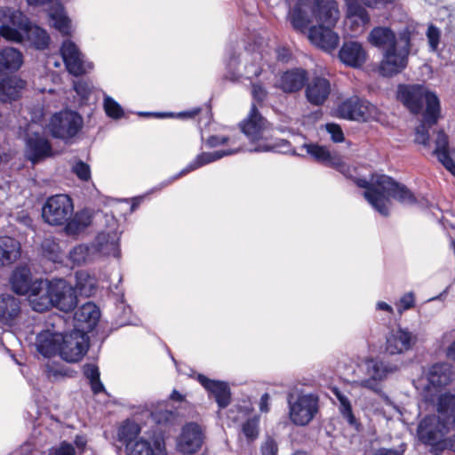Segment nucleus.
<instances>
[{"label":"nucleus","mask_w":455,"mask_h":455,"mask_svg":"<svg viewBox=\"0 0 455 455\" xmlns=\"http://www.w3.org/2000/svg\"><path fill=\"white\" fill-rule=\"evenodd\" d=\"M359 188H365L364 198L382 216L389 214L392 197L403 204H415L417 199L413 193L404 185L396 182L385 174H372L370 180L355 179Z\"/></svg>","instance_id":"nucleus-1"},{"label":"nucleus","mask_w":455,"mask_h":455,"mask_svg":"<svg viewBox=\"0 0 455 455\" xmlns=\"http://www.w3.org/2000/svg\"><path fill=\"white\" fill-rule=\"evenodd\" d=\"M0 36L15 43H24L36 49L47 48L50 36L46 30L32 25L20 11L10 7L0 8Z\"/></svg>","instance_id":"nucleus-2"},{"label":"nucleus","mask_w":455,"mask_h":455,"mask_svg":"<svg viewBox=\"0 0 455 455\" xmlns=\"http://www.w3.org/2000/svg\"><path fill=\"white\" fill-rule=\"evenodd\" d=\"M437 415L426 416L419 424V439L435 445L455 427V395L445 393L438 397Z\"/></svg>","instance_id":"nucleus-3"},{"label":"nucleus","mask_w":455,"mask_h":455,"mask_svg":"<svg viewBox=\"0 0 455 455\" xmlns=\"http://www.w3.org/2000/svg\"><path fill=\"white\" fill-rule=\"evenodd\" d=\"M76 305V289L62 278L44 281L42 292L31 300V307L36 312H44L51 307H56L63 312H70Z\"/></svg>","instance_id":"nucleus-4"},{"label":"nucleus","mask_w":455,"mask_h":455,"mask_svg":"<svg viewBox=\"0 0 455 455\" xmlns=\"http://www.w3.org/2000/svg\"><path fill=\"white\" fill-rule=\"evenodd\" d=\"M240 128L251 143H256V146L250 149L251 152L274 151L287 153L289 151L290 145L285 140L280 139L275 141H268L267 133L269 131L270 124L261 116L254 103L251 104L246 118L240 123Z\"/></svg>","instance_id":"nucleus-5"},{"label":"nucleus","mask_w":455,"mask_h":455,"mask_svg":"<svg viewBox=\"0 0 455 455\" xmlns=\"http://www.w3.org/2000/svg\"><path fill=\"white\" fill-rule=\"evenodd\" d=\"M397 99L410 112L419 114L426 109L425 121L437 124L440 117L441 107L437 95L421 84H399L397 87Z\"/></svg>","instance_id":"nucleus-6"},{"label":"nucleus","mask_w":455,"mask_h":455,"mask_svg":"<svg viewBox=\"0 0 455 455\" xmlns=\"http://www.w3.org/2000/svg\"><path fill=\"white\" fill-rule=\"evenodd\" d=\"M288 416L297 427L308 426L319 412V397L314 393L287 395Z\"/></svg>","instance_id":"nucleus-7"},{"label":"nucleus","mask_w":455,"mask_h":455,"mask_svg":"<svg viewBox=\"0 0 455 455\" xmlns=\"http://www.w3.org/2000/svg\"><path fill=\"white\" fill-rule=\"evenodd\" d=\"M411 33L405 28L398 34V44L384 51L379 72L384 76H392L402 72L408 64Z\"/></svg>","instance_id":"nucleus-8"},{"label":"nucleus","mask_w":455,"mask_h":455,"mask_svg":"<svg viewBox=\"0 0 455 455\" xmlns=\"http://www.w3.org/2000/svg\"><path fill=\"white\" fill-rule=\"evenodd\" d=\"M398 371L395 363L378 358L366 359L363 365L364 377L357 379L356 387L369 389L376 394L382 393V383Z\"/></svg>","instance_id":"nucleus-9"},{"label":"nucleus","mask_w":455,"mask_h":455,"mask_svg":"<svg viewBox=\"0 0 455 455\" xmlns=\"http://www.w3.org/2000/svg\"><path fill=\"white\" fill-rule=\"evenodd\" d=\"M83 117L73 110H62L53 114L48 123V130L53 138L70 141L82 130Z\"/></svg>","instance_id":"nucleus-10"},{"label":"nucleus","mask_w":455,"mask_h":455,"mask_svg":"<svg viewBox=\"0 0 455 455\" xmlns=\"http://www.w3.org/2000/svg\"><path fill=\"white\" fill-rule=\"evenodd\" d=\"M74 205L71 198L63 194L52 196L42 208V217L51 226H63L72 216Z\"/></svg>","instance_id":"nucleus-11"},{"label":"nucleus","mask_w":455,"mask_h":455,"mask_svg":"<svg viewBox=\"0 0 455 455\" xmlns=\"http://www.w3.org/2000/svg\"><path fill=\"white\" fill-rule=\"evenodd\" d=\"M244 71L243 76L247 79L259 77L264 71V66L267 64L266 54L261 51H247L244 56ZM227 68L232 80H237L242 74L237 71L238 60L235 52L229 53L227 62Z\"/></svg>","instance_id":"nucleus-12"},{"label":"nucleus","mask_w":455,"mask_h":455,"mask_svg":"<svg viewBox=\"0 0 455 455\" xmlns=\"http://www.w3.org/2000/svg\"><path fill=\"white\" fill-rule=\"evenodd\" d=\"M338 115L347 120L367 122L378 116V108L366 100L354 96L342 101L338 108Z\"/></svg>","instance_id":"nucleus-13"},{"label":"nucleus","mask_w":455,"mask_h":455,"mask_svg":"<svg viewBox=\"0 0 455 455\" xmlns=\"http://www.w3.org/2000/svg\"><path fill=\"white\" fill-rule=\"evenodd\" d=\"M89 347V337L82 331L76 330L69 333H62L60 345V356L69 363L80 361Z\"/></svg>","instance_id":"nucleus-14"},{"label":"nucleus","mask_w":455,"mask_h":455,"mask_svg":"<svg viewBox=\"0 0 455 455\" xmlns=\"http://www.w3.org/2000/svg\"><path fill=\"white\" fill-rule=\"evenodd\" d=\"M113 224L104 231L100 232L92 243V249L95 254L101 256H112L119 258V241L122 231L119 230L116 220L112 217Z\"/></svg>","instance_id":"nucleus-15"},{"label":"nucleus","mask_w":455,"mask_h":455,"mask_svg":"<svg viewBox=\"0 0 455 455\" xmlns=\"http://www.w3.org/2000/svg\"><path fill=\"white\" fill-rule=\"evenodd\" d=\"M43 279L32 280L30 269L26 266L18 267L10 278L12 289L14 292L28 297L29 304L34 297L42 292Z\"/></svg>","instance_id":"nucleus-16"},{"label":"nucleus","mask_w":455,"mask_h":455,"mask_svg":"<svg viewBox=\"0 0 455 455\" xmlns=\"http://www.w3.org/2000/svg\"><path fill=\"white\" fill-rule=\"evenodd\" d=\"M302 148L316 162L336 169L347 178H353L355 169L343 163L337 154H331L326 147L315 143H305Z\"/></svg>","instance_id":"nucleus-17"},{"label":"nucleus","mask_w":455,"mask_h":455,"mask_svg":"<svg viewBox=\"0 0 455 455\" xmlns=\"http://www.w3.org/2000/svg\"><path fill=\"white\" fill-rule=\"evenodd\" d=\"M53 323L48 322L49 324L52 325V330H44L39 332L36 337V350L44 357H52L55 355H59L60 340L62 339V333L59 329H55L56 325H60L63 323V319L60 315H55Z\"/></svg>","instance_id":"nucleus-18"},{"label":"nucleus","mask_w":455,"mask_h":455,"mask_svg":"<svg viewBox=\"0 0 455 455\" xmlns=\"http://www.w3.org/2000/svg\"><path fill=\"white\" fill-rule=\"evenodd\" d=\"M60 53L67 70L75 76H81L93 68V64L84 60L78 47L70 40L63 42Z\"/></svg>","instance_id":"nucleus-19"},{"label":"nucleus","mask_w":455,"mask_h":455,"mask_svg":"<svg viewBox=\"0 0 455 455\" xmlns=\"http://www.w3.org/2000/svg\"><path fill=\"white\" fill-rule=\"evenodd\" d=\"M204 439L202 427L194 422L188 423L182 427L177 438V449L183 454H194L201 449Z\"/></svg>","instance_id":"nucleus-20"},{"label":"nucleus","mask_w":455,"mask_h":455,"mask_svg":"<svg viewBox=\"0 0 455 455\" xmlns=\"http://www.w3.org/2000/svg\"><path fill=\"white\" fill-rule=\"evenodd\" d=\"M418 340L417 335L408 328L398 326L391 330L386 338V352L389 355H400L411 350Z\"/></svg>","instance_id":"nucleus-21"},{"label":"nucleus","mask_w":455,"mask_h":455,"mask_svg":"<svg viewBox=\"0 0 455 455\" xmlns=\"http://www.w3.org/2000/svg\"><path fill=\"white\" fill-rule=\"evenodd\" d=\"M241 150L240 146L226 149V150H217L214 152H203L199 155H197L185 168H183L178 174L174 175L173 177L170 178L169 180L164 181L161 184V188H164L168 185H170L172 182L176 180L177 179L187 175L188 173L196 171L206 164H209L211 163H213L215 161H218L221 159L224 156L235 155L238 153Z\"/></svg>","instance_id":"nucleus-22"},{"label":"nucleus","mask_w":455,"mask_h":455,"mask_svg":"<svg viewBox=\"0 0 455 455\" xmlns=\"http://www.w3.org/2000/svg\"><path fill=\"white\" fill-rule=\"evenodd\" d=\"M241 150L240 146L226 149V150H217L214 152H203L199 155H197L185 168H183L178 174L174 175L173 177L170 178L169 180L164 181L161 184V188H164L168 185H170L172 182L176 180L177 179L187 175L188 173L196 171L206 164H209L211 163H213L215 161H218L221 159L224 156L235 155L238 153Z\"/></svg>","instance_id":"nucleus-23"},{"label":"nucleus","mask_w":455,"mask_h":455,"mask_svg":"<svg viewBox=\"0 0 455 455\" xmlns=\"http://www.w3.org/2000/svg\"><path fill=\"white\" fill-rule=\"evenodd\" d=\"M312 17L318 26L334 27L337 23L339 12L335 0H313L310 4Z\"/></svg>","instance_id":"nucleus-24"},{"label":"nucleus","mask_w":455,"mask_h":455,"mask_svg":"<svg viewBox=\"0 0 455 455\" xmlns=\"http://www.w3.org/2000/svg\"><path fill=\"white\" fill-rule=\"evenodd\" d=\"M100 317L99 307L92 302H86L78 307L74 315V330L87 335L97 325Z\"/></svg>","instance_id":"nucleus-25"},{"label":"nucleus","mask_w":455,"mask_h":455,"mask_svg":"<svg viewBox=\"0 0 455 455\" xmlns=\"http://www.w3.org/2000/svg\"><path fill=\"white\" fill-rule=\"evenodd\" d=\"M52 146L46 138L38 132L28 135L26 139L25 156L33 164L52 156Z\"/></svg>","instance_id":"nucleus-26"},{"label":"nucleus","mask_w":455,"mask_h":455,"mask_svg":"<svg viewBox=\"0 0 455 455\" xmlns=\"http://www.w3.org/2000/svg\"><path fill=\"white\" fill-rule=\"evenodd\" d=\"M339 59L346 66L358 68L365 63L367 52L361 43L346 41L339 51Z\"/></svg>","instance_id":"nucleus-27"},{"label":"nucleus","mask_w":455,"mask_h":455,"mask_svg":"<svg viewBox=\"0 0 455 455\" xmlns=\"http://www.w3.org/2000/svg\"><path fill=\"white\" fill-rule=\"evenodd\" d=\"M346 24L353 36L363 32L365 26L370 21V16L364 7L360 5L356 0H348L347 3Z\"/></svg>","instance_id":"nucleus-28"},{"label":"nucleus","mask_w":455,"mask_h":455,"mask_svg":"<svg viewBox=\"0 0 455 455\" xmlns=\"http://www.w3.org/2000/svg\"><path fill=\"white\" fill-rule=\"evenodd\" d=\"M21 313L20 300L11 295H0V324L12 327L19 322Z\"/></svg>","instance_id":"nucleus-29"},{"label":"nucleus","mask_w":455,"mask_h":455,"mask_svg":"<svg viewBox=\"0 0 455 455\" xmlns=\"http://www.w3.org/2000/svg\"><path fill=\"white\" fill-rule=\"evenodd\" d=\"M308 81V74L303 68H291L283 72L275 86L283 92L291 93L300 91Z\"/></svg>","instance_id":"nucleus-30"},{"label":"nucleus","mask_w":455,"mask_h":455,"mask_svg":"<svg viewBox=\"0 0 455 455\" xmlns=\"http://www.w3.org/2000/svg\"><path fill=\"white\" fill-rule=\"evenodd\" d=\"M126 452L127 455H167L165 443L160 437L137 439Z\"/></svg>","instance_id":"nucleus-31"},{"label":"nucleus","mask_w":455,"mask_h":455,"mask_svg":"<svg viewBox=\"0 0 455 455\" xmlns=\"http://www.w3.org/2000/svg\"><path fill=\"white\" fill-rule=\"evenodd\" d=\"M332 27L312 26L308 30L311 43L324 51L331 52L339 44V36L331 30Z\"/></svg>","instance_id":"nucleus-32"},{"label":"nucleus","mask_w":455,"mask_h":455,"mask_svg":"<svg viewBox=\"0 0 455 455\" xmlns=\"http://www.w3.org/2000/svg\"><path fill=\"white\" fill-rule=\"evenodd\" d=\"M199 383L214 396L220 408L227 407L230 403V389L224 381L210 379L203 374L197 375Z\"/></svg>","instance_id":"nucleus-33"},{"label":"nucleus","mask_w":455,"mask_h":455,"mask_svg":"<svg viewBox=\"0 0 455 455\" xmlns=\"http://www.w3.org/2000/svg\"><path fill=\"white\" fill-rule=\"evenodd\" d=\"M434 154L445 169L455 177V161L453 158L455 153L450 149L448 136L443 130L437 132Z\"/></svg>","instance_id":"nucleus-34"},{"label":"nucleus","mask_w":455,"mask_h":455,"mask_svg":"<svg viewBox=\"0 0 455 455\" xmlns=\"http://www.w3.org/2000/svg\"><path fill=\"white\" fill-rule=\"evenodd\" d=\"M330 93L331 84L329 80L320 76L314 77L306 88V97L315 106L323 105Z\"/></svg>","instance_id":"nucleus-35"},{"label":"nucleus","mask_w":455,"mask_h":455,"mask_svg":"<svg viewBox=\"0 0 455 455\" xmlns=\"http://www.w3.org/2000/svg\"><path fill=\"white\" fill-rule=\"evenodd\" d=\"M26 81L14 76L0 79V101L12 102L20 98Z\"/></svg>","instance_id":"nucleus-36"},{"label":"nucleus","mask_w":455,"mask_h":455,"mask_svg":"<svg viewBox=\"0 0 455 455\" xmlns=\"http://www.w3.org/2000/svg\"><path fill=\"white\" fill-rule=\"evenodd\" d=\"M23 64L22 53L13 47L0 50V76L18 71Z\"/></svg>","instance_id":"nucleus-37"},{"label":"nucleus","mask_w":455,"mask_h":455,"mask_svg":"<svg viewBox=\"0 0 455 455\" xmlns=\"http://www.w3.org/2000/svg\"><path fill=\"white\" fill-rule=\"evenodd\" d=\"M368 42L379 49L387 50L398 44V36L387 27H376L368 35Z\"/></svg>","instance_id":"nucleus-38"},{"label":"nucleus","mask_w":455,"mask_h":455,"mask_svg":"<svg viewBox=\"0 0 455 455\" xmlns=\"http://www.w3.org/2000/svg\"><path fill=\"white\" fill-rule=\"evenodd\" d=\"M20 256V243L13 237L0 236V267L10 266Z\"/></svg>","instance_id":"nucleus-39"},{"label":"nucleus","mask_w":455,"mask_h":455,"mask_svg":"<svg viewBox=\"0 0 455 455\" xmlns=\"http://www.w3.org/2000/svg\"><path fill=\"white\" fill-rule=\"evenodd\" d=\"M92 216L91 212L84 209L76 212L64 224L65 232L68 235H76L84 232L92 223Z\"/></svg>","instance_id":"nucleus-40"},{"label":"nucleus","mask_w":455,"mask_h":455,"mask_svg":"<svg viewBox=\"0 0 455 455\" xmlns=\"http://www.w3.org/2000/svg\"><path fill=\"white\" fill-rule=\"evenodd\" d=\"M427 379L429 385L434 387L448 385L451 379V366L445 363L433 364L428 369Z\"/></svg>","instance_id":"nucleus-41"},{"label":"nucleus","mask_w":455,"mask_h":455,"mask_svg":"<svg viewBox=\"0 0 455 455\" xmlns=\"http://www.w3.org/2000/svg\"><path fill=\"white\" fill-rule=\"evenodd\" d=\"M49 20L52 27H54L63 36L70 35L71 20L67 16L64 8L57 4L49 11Z\"/></svg>","instance_id":"nucleus-42"},{"label":"nucleus","mask_w":455,"mask_h":455,"mask_svg":"<svg viewBox=\"0 0 455 455\" xmlns=\"http://www.w3.org/2000/svg\"><path fill=\"white\" fill-rule=\"evenodd\" d=\"M307 7L310 8V4L307 2L299 3L290 13L291 23L297 31L304 32L311 22Z\"/></svg>","instance_id":"nucleus-43"},{"label":"nucleus","mask_w":455,"mask_h":455,"mask_svg":"<svg viewBox=\"0 0 455 455\" xmlns=\"http://www.w3.org/2000/svg\"><path fill=\"white\" fill-rule=\"evenodd\" d=\"M140 433V427L134 421L125 420L117 429V440L125 445L126 450L128 446L132 444Z\"/></svg>","instance_id":"nucleus-44"},{"label":"nucleus","mask_w":455,"mask_h":455,"mask_svg":"<svg viewBox=\"0 0 455 455\" xmlns=\"http://www.w3.org/2000/svg\"><path fill=\"white\" fill-rule=\"evenodd\" d=\"M76 286L80 292L85 296H91L96 291L98 281L94 275L86 270H80L76 273Z\"/></svg>","instance_id":"nucleus-45"},{"label":"nucleus","mask_w":455,"mask_h":455,"mask_svg":"<svg viewBox=\"0 0 455 455\" xmlns=\"http://www.w3.org/2000/svg\"><path fill=\"white\" fill-rule=\"evenodd\" d=\"M259 416L246 419L240 425L239 437L243 435L247 443H254L259 435Z\"/></svg>","instance_id":"nucleus-46"},{"label":"nucleus","mask_w":455,"mask_h":455,"mask_svg":"<svg viewBox=\"0 0 455 455\" xmlns=\"http://www.w3.org/2000/svg\"><path fill=\"white\" fill-rule=\"evenodd\" d=\"M94 254L93 249H92V244L87 245L82 243L70 250L68 259L74 265L80 266L91 260Z\"/></svg>","instance_id":"nucleus-47"},{"label":"nucleus","mask_w":455,"mask_h":455,"mask_svg":"<svg viewBox=\"0 0 455 455\" xmlns=\"http://www.w3.org/2000/svg\"><path fill=\"white\" fill-rule=\"evenodd\" d=\"M84 374L89 379L93 394H100L105 390L102 382L100 379V371L98 366L92 363H87L84 366Z\"/></svg>","instance_id":"nucleus-48"},{"label":"nucleus","mask_w":455,"mask_h":455,"mask_svg":"<svg viewBox=\"0 0 455 455\" xmlns=\"http://www.w3.org/2000/svg\"><path fill=\"white\" fill-rule=\"evenodd\" d=\"M41 246L43 255L49 260L56 262L60 259V247L55 240L45 238Z\"/></svg>","instance_id":"nucleus-49"},{"label":"nucleus","mask_w":455,"mask_h":455,"mask_svg":"<svg viewBox=\"0 0 455 455\" xmlns=\"http://www.w3.org/2000/svg\"><path fill=\"white\" fill-rule=\"evenodd\" d=\"M336 395L339 402V411L341 415L350 426H356V419L353 413L352 406L348 398L340 393H337Z\"/></svg>","instance_id":"nucleus-50"},{"label":"nucleus","mask_w":455,"mask_h":455,"mask_svg":"<svg viewBox=\"0 0 455 455\" xmlns=\"http://www.w3.org/2000/svg\"><path fill=\"white\" fill-rule=\"evenodd\" d=\"M435 124H430L425 121V115H423V120L421 124L415 129V142L425 147L429 146L430 136L429 128Z\"/></svg>","instance_id":"nucleus-51"},{"label":"nucleus","mask_w":455,"mask_h":455,"mask_svg":"<svg viewBox=\"0 0 455 455\" xmlns=\"http://www.w3.org/2000/svg\"><path fill=\"white\" fill-rule=\"evenodd\" d=\"M416 305V297L413 291L405 292L400 297V299L395 303L396 312L399 315H402L405 311L413 308Z\"/></svg>","instance_id":"nucleus-52"},{"label":"nucleus","mask_w":455,"mask_h":455,"mask_svg":"<svg viewBox=\"0 0 455 455\" xmlns=\"http://www.w3.org/2000/svg\"><path fill=\"white\" fill-rule=\"evenodd\" d=\"M103 107L107 116L113 119H119L124 116L123 108L108 95L104 97Z\"/></svg>","instance_id":"nucleus-53"},{"label":"nucleus","mask_w":455,"mask_h":455,"mask_svg":"<svg viewBox=\"0 0 455 455\" xmlns=\"http://www.w3.org/2000/svg\"><path fill=\"white\" fill-rule=\"evenodd\" d=\"M48 455H76V450L73 443L61 441L49 450Z\"/></svg>","instance_id":"nucleus-54"},{"label":"nucleus","mask_w":455,"mask_h":455,"mask_svg":"<svg viewBox=\"0 0 455 455\" xmlns=\"http://www.w3.org/2000/svg\"><path fill=\"white\" fill-rule=\"evenodd\" d=\"M72 172L83 181H88L91 179V168L89 164L81 160H78L72 166Z\"/></svg>","instance_id":"nucleus-55"},{"label":"nucleus","mask_w":455,"mask_h":455,"mask_svg":"<svg viewBox=\"0 0 455 455\" xmlns=\"http://www.w3.org/2000/svg\"><path fill=\"white\" fill-rule=\"evenodd\" d=\"M427 38L428 41L430 50L432 52H435L437 50L439 43H440V38H441L440 29L436 26L430 24L427 28Z\"/></svg>","instance_id":"nucleus-56"},{"label":"nucleus","mask_w":455,"mask_h":455,"mask_svg":"<svg viewBox=\"0 0 455 455\" xmlns=\"http://www.w3.org/2000/svg\"><path fill=\"white\" fill-rule=\"evenodd\" d=\"M259 450L261 455H277L278 444L274 437L267 435L261 443Z\"/></svg>","instance_id":"nucleus-57"},{"label":"nucleus","mask_w":455,"mask_h":455,"mask_svg":"<svg viewBox=\"0 0 455 455\" xmlns=\"http://www.w3.org/2000/svg\"><path fill=\"white\" fill-rule=\"evenodd\" d=\"M73 87L77 95L81 97L82 102H84L88 100L89 95L92 92V88L88 83L82 80H78L74 82Z\"/></svg>","instance_id":"nucleus-58"},{"label":"nucleus","mask_w":455,"mask_h":455,"mask_svg":"<svg viewBox=\"0 0 455 455\" xmlns=\"http://www.w3.org/2000/svg\"><path fill=\"white\" fill-rule=\"evenodd\" d=\"M327 132L331 135V139L335 143H339L344 140V133L341 127L337 124H327L325 125Z\"/></svg>","instance_id":"nucleus-59"},{"label":"nucleus","mask_w":455,"mask_h":455,"mask_svg":"<svg viewBox=\"0 0 455 455\" xmlns=\"http://www.w3.org/2000/svg\"><path fill=\"white\" fill-rule=\"evenodd\" d=\"M251 96L256 102L261 104L267 100V92L260 84L253 83L251 84Z\"/></svg>","instance_id":"nucleus-60"},{"label":"nucleus","mask_w":455,"mask_h":455,"mask_svg":"<svg viewBox=\"0 0 455 455\" xmlns=\"http://www.w3.org/2000/svg\"><path fill=\"white\" fill-rule=\"evenodd\" d=\"M88 439L84 435H76L74 439V446L76 450V453L82 455L84 453Z\"/></svg>","instance_id":"nucleus-61"},{"label":"nucleus","mask_w":455,"mask_h":455,"mask_svg":"<svg viewBox=\"0 0 455 455\" xmlns=\"http://www.w3.org/2000/svg\"><path fill=\"white\" fill-rule=\"evenodd\" d=\"M230 141V138L227 136L212 135L206 140V145L209 148H216Z\"/></svg>","instance_id":"nucleus-62"},{"label":"nucleus","mask_w":455,"mask_h":455,"mask_svg":"<svg viewBox=\"0 0 455 455\" xmlns=\"http://www.w3.org/2000/svg\"><path fill=\"white\" fill-rule=\"evenodd\" d=\"M177 413L172 411H160L155 415L158 423H168L175 419Z\"/></svg>","instance_id":"nucleus-63"},{"label":"nucleus","mask_w":455,"mask_h":455,"mask_svg":"<svg viewBox=\"0 0 455 455\" xmlns=\"http://www.w3.org/2000/svg\"><path fill=\"white\" fill-rule=\"evenodd\" d=\"M32 447L29 443H25L20 447L17 451L12 452L11 455H30Z\"/></svg>","instance_id":"nucleus-64"}]
</instances>
